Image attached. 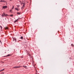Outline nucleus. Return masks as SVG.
Segmentation results:
<instances>
[{
    "label": "nucleus",
    "instance_id": "412c9836",
    "mask_svg": "<svg viewBox=\"0 0 74 74\" xmlns=\"http://www.w3.org/2000/svg\"><path fill=\"white\" fill-rule=\"evenodd\" d=\"M0 27L1 29H2V27H1V26H0Z\"/></svg>",
    "mask_w": 74,
    "mask_h": 74
},
{
    "label": "nucleus",
    "instance_id": "f257e3e1",
    "mask_svg": "<svg viewBox=\"0 0 74 74\" xmlns=\"http://www.w3.org/2000/svg\"><path fill=\"white\" fill-rule=\"evenodd\" d=\"M8 16V15L7 14H5L4 13H3V14L1 15V16L2 17H3H3L4 16Z\"/></svg>",
    "mask_w": 74,
    "mask_h": 74
},
{
    "label": "nucleus",
    "instance_id": "9d476101",
    "mask_svg": "<svg viewBox=\"0 0 74 74\" xmlns=\"http://www.w3.org/2000/svg\"><path fill=\"white\" fill-rule=\"evenodd\" d=\"M24 8H25V7L24 6H22L21 7V10H23V9Z\"/></svg>",
    "mask_w": 74,
    "mask_h": 74
},
{
    "label": "nucleus",
    "instance_id": "423d86ee",
    "mask_svg": "<svg viewBox=\"0 0 74 74\" xmlns=\"http://www.w3.org/2000/svg\"><path fill=\"white\" fill-rule=\"evenodd\" d=\"M19 18H18L17 19V20L15 21H14V22L15 23L16 22H17V21H18V20H19Z\"/></svg>",
    "mask_w": 74,
    "mask_h": 74
},
{
    "label": "nucleus",
    "instance_id": "4468645a",
    "mask_svg": "<svg viewBox=\"0 0 74 74\" xmlns=\"http://www.w3.org/2000/svg\"><path fill=\"white\" fill-rule=\"evenodd\" d=\"M3 70H4V69H3V70L0 71H3Z\"/></svg>",
    "mask_w": 74,
    "mask_h": 74
},
{
    "label": "nucleus",
    "instance_id": "ddd939ff",
    "mask_svg": "<svg viewBox=\"0 0 74 74\" xmlns=\"http://www.w3.org/2000/svg\"><path fill=\"white\" fill-rule=\"evenodd\" d=\"M20 39H23V36H21V37L20 38Z\"/></svg>",
    "mask_w": 74,
    "mask_h": 74
},
{
    "label": "nucleus",
    "instance_id": "6e6552de",
    "mask_svg": "<svg viewBox=\"0 0 74 74\" xmlns=\"http://www.w3.org/2000/svg\"><path fill=\"white\" fill-rule=\"evenodd\" d=\"M23 67H24L25 68V69H27V66H23Z\"/></svg>",
    "mask_w": 74,
    "mask_h": 74
},
{
    "label": "nucleus",
    "instance_id": "b1692460",
    "mask_svg": "<svg viewBox=\"0 0 74 74\" xmlns=\"http://www.w3.org/2000/svg\"><path fill=\"white\" fill-rule=\"evenodd\" d=\"M12 0H10V1H11Z\"/></svg>",
    "mask_w": 74,
    "mask_h": 74
},
{
    "label": "nucleus",
    "instance_id": "9b49d317",
    "mask_svg": "<svg viewBox=\"0 0 74 74\" xmlns=\"http://www.w3.org/2000/svg\"><path fill=\"white\" fill-rule=\"evenodd\" d=\"M11 16V17H12V16H13V15H11L10 16Z\"/></svg>",
    "mask_w": 74,
    "mask_h": 74
},
{
    "label": "nucleus",
    "instance_id": "6ab92c4d",
    "mask_svg": "<svg viewBox=\"0 0 74 74\" xmlns=\"http://www.w3.org/2000/svg\"><path fill=\"white\" fill-rule=\"evenodd\" d=\"M20 2L21 3V5H22V3L21 2V1H20Z\"/></svg>",
    "mask_w": 74,
    "mask_h": 74
},
{
    "label": "nucleus",
    "instance_id": "393cba45",
    "mask_svg": "<svg viewBox=\"0 0 74 74\" xmlns=\"http://www.w3.org/2000/svg\"><path fill=\"white\" fill-rule=\"evenodd\" d=\"M2 73H3V74H4V72H3Z\"/></svg>",
    "mask_w": 74,
    "mask_h": 74
},
{
    "label": "nucleus",
    "instance_id": "4be33fe9",
    "mask_svg": "<svg viewBox=\"0 0 74 74\" xmlns=\"http://www.w3.org/2000/svg\"><path fill=\"white\" fill-rule=\"evenodd\" d=\"M12 11V10H10V12H11Z\"/></svg>",
    "mask_w": 74,
    "mask_h": 74
},
{
    "label": "nucleus",
    "instance_id": "f03ea898",
    "mask_svg": "<svg viewBox=\"0 0 74 74\" xmlns=\"http://www.w3.org/2000/svg\"><path fill=\"white\" fill-rule=\"evenodd\" d=\"M20 67H21V66H15L14 67H13L14 69H18V68H20Z\"/></svg>",
    "mask_w": 74,
    "mask_h": 74
},
{
    "label": "nucleus",
    "instance_id": "a211bd4d",
    "mask_svg": "<svg viewBox=\"0 0 74 74\" xmlns=\"http://www.w3.org/2000/svg\"><path fill=\"white\" fill-rule=\"evenodd\" d=\"M71 45L72 47H73V46H74V45H73V44H72Z\"/></svg>",
    "mask_w": 74,
    "mask_h": 74
},
{
    "label": "nucleus",
    "instance_id": "20e7f679",
    "mask_svg": "<svg viewBox=\"0 0 74 74\" xmlns=\"http://www.w3.org/2000/svg\"><path fill=\"white\" fill-rule=\"evenodd\" d=\"M6 8H7V6H3V8H4V9Z\"/></svg>",
    "mask_w": 74,
    "mask_h": 74
},
{
    "label": "nucleus",
    "instance_id": "1a4fd4ad",
    "mask_svg": "<svg viewBox=\"0 0 74 74\" xmlns=\"http://www.w3.org/2000/svg\"><path fill=\"white\" fill-rule=\"evenodd\" d=\"M15 40V41L16 42V38H14L13 41Z\"/></svg>",
    "mask_w": 74,
    "mask_h": 74
},
{
    "label": "nucleus",
    "instance_id": "f8f14e48",
    "mask_svg": "<svg viewBox=\"0 0 74 74\" xmlns=\"http://www.w3.org/2000/svg\"><path fill=\"white\" fill-rule=\"evenodd\" d=\"M17 14L18 15H20V14H21V13L18 12H17Z\"/></svg>",
    "mask_w": 74,
    "mask_h": 74
},
{
    "label": "nucleus",
    "instance_id": "aec40b11",
    "mask_svg": "<svg viewBox=\"0 0 74 74\" xmlns=\"http://www.w3.org/2000/svg\"><path fill=\"white\" fill-rule=\"evenodd\" d=\"M17 7H19V5H17Z\"/></svg>",
    "mask_w": 74,
    "mask_h": 74
},
{
    "label": "nucleus",
    "instance_id": "7ed1b4c3",
    "mask_svg": "<svg viewBox=\"0 0 74 74\" xmlns=\"http://www.w3.org/2000/svg\"><path fill=\"white\" fill-rule=\"evenodd\" d=\"M0 2H4V3L6 2V1H4L3 0H1Z\"/></svg>",
    "mask_w": 74,
    "mask_h": 74
},
{
    "label": "nucleus",
    "instance_id": "dca6fc26",
    "mask_svg": "<svg viewBox=\"0 0 74 74\" xmlns=\"http://www.w3.org/2000/svg\"><path fill=\"white\" fill-rule=\"evenodd\" d=\"M10 56V55L8 54V55L7 56V57H8V56Z\"/></svg>",
    "mask_w": 74,
    "mask_h": 74
},
{
    "label": "nucleus",
    "instance_id": "39448f33",
    "mask_svg": "<svg viewBox=\"0 0 74 74\" xmlns=\"http://www.w3.org/2000/svg\"><path fill=\"white\" fill-rule=\"evenodd\" d=\"M22 4H23V7H25V3L24 2H23Z\"/></svg>",
    "mask_w": 74,
    "mask_h": 74
},
{
    "label": "nucleus",
    "instance_id": "2eb2a0df",
    "mask_svg": "<svg viewBox=\"0 0 74 74\" xmlns=\"http://www.w3.org/2000/svg\"><path fill=\"white\" fill-rule=\"evenodd\" d=\"M14 6H12V10H13V9H14Z\"/></svg>",
    "mask_w": 74,
    "mask_h": 74
},
{
    "label": "nucleus",
    "instance_id": "0eeeda50",
    "mask_svg": "<svg viewBox=\"0 0 74 74\" xmlns=\"http://www.w3.org/2000/svg\"><path fill=\"white\" fill-rule=\"evenodd\" d=\"M15 10H17V11H19V9L18 8H15Z\"/></svg>",
    "mask_w": 74,
    "mask_h": 74
},
{
    "label": "nucleus",
    "instance_id": "f3484780",
    "mask_svg": "<svg viewBox=\"0 0 74 74\" xmlns=\"http://www.w3.org/2000/svg\"><path fill=\"white\" fill-rule=\"evenodd\" d=\"M5 29H8V27H5Z\"/></svg>",
    "mask_w": 74,
    "mask_h": 74
},
{
    "label": "nucleus",
    "instance_id": "5701e85b",
    "mask_svg": "<svg viewBox=\"0 0 74 74\" xmlns=\"http://www.w3.org/2000/svg\"><path fill=\"white\" fill-rule=\"evenodd\" d=\"M0 42H1V40H0Z\"/></svg>",
    "mask_w": 74,
    "mask_h": 74
}]
</instances>
